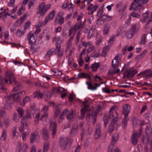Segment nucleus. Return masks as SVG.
Listing matches in <instances>:
<instances>
[{
	"label": "nucleus",
	"instance_id": "nucleus-64",
	"mask_svg": "<svg viewBox=\"0 0 152 152\" xmlns=\"http://www.w3.org/2000/svg\"><path fill=\"white\" fill-rule=\"evenodd\" d=\"M67 31L66 29H63L62 32V35L65 38H66L68 37V35L67 34Z\"/></svg>",
	"mask_w": 152,
	"mask_h": 152
},
{
	"label": "nucleus",
	"instance_id": "nucleus-46",
	"mask_svg": "<svg viewBox=\"0 0 152 152\" xmlns=\"http://www.w3.org/2000/svg\"><path fill=\"white\" fill-rule=\"evenodd\" d=\"M7 135V133L6 130H4L1 135V137L0 139L3 141H5L6 140Z\"/></svg>",
	"mask_w": 152,
	"mask_h": 152
},
{
	"label": "nucleus",
	"instance_id": "nucleus-63",
	"mask_svg": "<svg viewBox=\"0 0 152 152\" xmlns=\"http://www.w3.org/2000/svg\"><path fill=\"white\" fill-rule=\"evenodd\" d=\"M34 4V2L33 1L31 0H30L29 1L28 3V8L29 9L31 8V6H33Z\"/></svg>",
	"mask_w": 152,
	"mask_h": 152
},
{
	"label": "nucleus",
	"instance_id": "nucleus-1",
	"mask_svg": "<svg viewBox=\"0 0 152 152\" xmlns=\"http://www.w3.org/2000/svg\"><path fill=\"white\" fill-rule=\"evenodd\" d=\"M88 101L87 100L83 102L82 104L84 106V108H82L81 110V116L80 117V118L83 119L85 116V113L86 111H88L86 116V118L87 120L89 121L91 116H92V119L93 121V123L94 124L96 121L97 113L95 111H90V109L89 110L88 109L89 106L88 104Z\"/></svg>",
	"mask_w": 152,
	"mask_h": 152
},
{
	"label": "nucleus",
	"instance_id": "nucleus-8",
	"mask_svg": "<svg viewBox=\"0 0 152 152\" xmlns=\"http://www.w3.org/2000/svg\"><path fill=\"white\" fill-rule=\"evenodd\" d=\"M121 54L117 55L112 61L111 66L115 68H116L118 66L119 63L122 57Z\"/></svg>",
	"mask_w": 152,
	"mask_h": 152
},
{
	"label": "nucleus",
	"instance_id": "nucleus-34",
	"mask_svg": "<svg viewBox=\"0 0 152 152\" xmlns=\"http://www.w3.org/2000/svg\"><path fill=\"white\" fill-rule=\"evenodd\" d=\"M26 121V119L24 118V117H23L21 121L20 126L19 127V130L21 132H23L24 130V124Z\"/></svg>",
	"mask_w": 152,
	"mask_h": 152
},
{
	"label": "nucleus",
	"instance_id": "nucleus-9",
	"mask_svg": "<svg viewBox=\"0 0 152 152\" xmlns=\"http://www.w3.org/2000/svg\"><path fill=\"white\" fill-rule=\"evenodd\" d=\"M45 3L44 2H42L40 4L37 8V14H39L41 16H43L46 13V11L45 8Z\"/></svg>",
	"mask_w": 152,
	"mask_h": 152
},
{
	"label": "nucleus",
	"instance_id": "nucleus-48",
	"mask_svg": "<svg viewBox=\"0 0 152 152\" xmlns=\"http://www.w3.org/2000/svg\"><path fill=\"white\" fill-rule=\"evenodd\" d=\"M87 76H88V74L84 73H80L78 75V77L79 78H87Z\"/></svg>",
	"mask_w": 152,
	"mask_h": 152
},
{
	"label": "nucleus",
	"instance_id": "nucleus-30",
	"mask_svg": "<svg viewBox=\"0 0 152 152\" xmlns=\"http://www.w3.org/2000/svg\"><path fill=\"white\" fill-rule=\"evenodd\" d=\"M98 7V5H95L93 6L92 4H91L88 7L87 10H91L93 12L95 11Z\"/></svg>",
	"mask_w": 152,
	"mask_h": 152
},
{
	"label": "nucleus",
	"instance_id": "nucleus-49",
	"mask_svg": "<svg viewBox=\"0 0 152 152\" xmlns=\"http://www.w3.org/2000/svg\"><path fill=\"white\" fill-rule=\"evenodd\" d=\"M146 53V50H145L143 51L140 55L137 56L136 57V60H139L141 58H142L145 54Z\"/></svg>",
	"mask_w": 152,
	"mask_h": 152
},
{
	"label": "nucleus",
	"instance_id": "nucleus-55",
	"mask_svg": "<svg viewBox=\"0 0 152 152\" xmlns=\"http://www.w3.org/2000/svg\"><path fill=\"white\" fill-rule=\"evenodd\" d=\"M4 99L6 100V103L5 104V107H6L7 105L8 104H10L11 103V98L10 96H6L4 97Z\"/></svg>",
	"mask_w": 152,
	"mask_h": 152
},
{
	"label": "nucleus",
	"instance_id": "nucleus-15",
	"mask_svg": "<svg viewBox=\"0 0 152 152\" xmlns=\"http://www.w3.org/2000/svg\"><path fill=\"white\" fill-rule=\"evenodd\" d=\"M50 125L49 126L50 130L52 132L51 134L54 137L56 132V124L55 122L50 121Z\"/></svg>",
	"mask_w": 152,
	"mask_h": 152
},
{
	"label": "nucleus",
	"instance_id": "nucleus-43",
	"mask_svg": "<svg viewBox=\"0 0 152 152\" xmlns=\"http://www.w3.org/2000/svg\"><path fill=\"white\" fill-rule=\"evenodd\" d=\"M146 42V35L145 34H143L142 37L141 38V39L139 43L140 45L142 44H145Z\"/></svg>",
	"mask_w": 152,
	"mask_h": 152
},
{
	"label": "nucleus",
	"instance_id": "nucleus-52",
	"mask_svg": "<svg viewBox=\"0 0 152 152\" xmlns=\"http://www.w3.org/2000/svg\"><path fill=\"white\" fill-rule=\"evenodd\" d=\"M120 71V69H117L115 71L113 72V71H112V70H110L109 71V72H108V75H112L113 74H113L115 75V74L118 73Z\"/></svg>",
	"mask_w": 152,
	"mask_h": 152
},
{
	"label": "nucleus",
	"instance_id": "nucleus-24",
	"mask_svg": "<svg viewBox=\"0 0 152 152\" xmlns=\"http://www.w3.org/2000/svg\"><path fill=\"white\" fill-rule=\"evenodd\" d=\"M150 71L149 69H146L143 72H141L140 73L138 74L137 75V76H139L141 75H143V77L144 76H145V79H148L150 78H151V77H147L148 75L150 73Z\"/></svg>",
	"mask_w": 152,
	"mask_h": 152
},
{
	"label": "nucleus",
	"instance_id": "nucleus-47",
	"mask_svg": "<svg viewBox=\"0 0 152 152\" xmlns=\"http://www.w3.org/2000/svg\"><path fill=\"white\" fill-rule=\"evenodd\" d=\"M30 100V97L28 96H26L24 98L23 100V104L20 103V104L23 106H24L25 104L27 103Z\"/></svg>",
	"mask_w": 152,
	"mask_h": 152
},
{
	"label": "nucleus",
	"instance_id": "nucleus-17",
	"mask_svg": "<svg viewBox=\"0 0 152 152\" xmlns=\"http://www.w3.org/2000/svg\"><path fill=\"white\" fill-rule=\"evenodd\" d=\"M43 139L47 141L49 138V134L48 129L46 127L43 128L42 132Z\"/></svg>",
	"mask_w": 152,
	"mask_h": 152
},
{
	"label": "nucleus",
	"instance_id": "nucleus-28",
	"mask_svg": "<svg viewBox=\"0 0 152 152\" xmlns=\"http://www.w3.org/2000/svg\"><path fill=\"white\" fill-rule=\"evenodd\" d=\"M110 25L108 23L105 24L104 26V29L103 31L104 34L106 35L109 32Z\"/></svg>",
	"mask_w": 152,
	"mask_h": 152
},
{
	"label": "nucleus",
	"instance_id": "nucleus-37",
	"mask_svg": "<svg viewBox=\"0 0 152 152\" xmlns=\"http://www.w3.org/2000/svg\"><path fill=\"white\" fill-rule=\"evenodd\" d=\"M99 66L100 64L98 63L95 62L94 64H92L91 66L92 71L94 72L96 71Z\"/></svg>",
	"mask_w": 152,
	"mask_h": 152
},
{
	"label": "nucleus",
	"instance_id": "nucleus-20",
	"mask_svg": "<svg viewBox=\"0 0 152 152\" xmlns=\"http://www.w3.org/2000/svg\"><path fill=\"white\" fill-rule=\"evenodd\" d=\"M78 132V125L76 123H74L70 132V134L72 136H74Z\"/></svg>",
	"mask_w": 152,
	"mask_h": 152
},
{
	"label": "nucleus",
	"instance_id": "nucleus-14",
	"mask_svg": "<svg viewBox=\"0 0 152 152\" xmlns=\"http://www.w3.org/2000/svg\"><path fill=\"white\" fill-rule=\"evenodd\" d=\"M116 118H114L111 120V121L110 124V125L109 126L108 132L111 134L114 130V126L116 122L118 121V115L115 116Z\"/></svg>",
	"mask_w": 152,
	"mask_h": 152
},
{
	"label": "nucleus",
	"instance_id": "nucleus-54",
	"mask_svg": "<svg viewBox=\"0 0 152 152\" xmlns=\"http://www.w3.org/2000/svg\"><path fill=\"white\" fill-rule=\"evenodd\" d=\"M31 23V22L29 21H28L25 23V25L23 26L25 30L26 31L27 29L29 28Z\"/></svg>",
	"mask_w": 152,
	"mask_h": 152
},
{
	"label": "nucleus",
	"instance_id": "nucleus-45",
	"mask_svg": "<svg viewBox=\"0 0 152 152\" xmlns=\"http://www.w3.org/2000/svg\"><path fill=\"white\" fill-rule=\"evenodd\" d=\"M10 123V120L9 118H4V124L6 127H8Z\"/></svg>",
	"mask_w": 152,
	"mask_h": 152
},
{
	"label": "nucleus",
	"instance_id": "nucleus-4",
	"mask_svg": "<svg viewBox=\"0 0 152 152\" xmlns=\"http://www.w3.org/2000/svg\"><path fill=\"white\" fill-rule=\"evenodd\" d=\"M72 142V139L68 140L66 138H61L59 141V145L64 151H68L70 148Z\"/></svg>",
	"mask_w": 152,
	"mask_h": 152
},
{
	"label": "nucleus",
	"instance_id": "nucleus-21",
	"mask_svg": "<svg viewBox=\"0 0 152 152\" xmlns=\"http://www.w3.org/2000/svg\"><path fill=\"white\" fill-rule=\"evenodd\" d=\"M55 14V11L53 10L50 12L49 15L46 17L45 20V23L46 24L49 20H52L54 18Z\"/></svg>",
	"mask_w": 152,
	"mask_h": 152
},
{
	"label": "nucleus",
	"instance_id": "nucleus-5",
	"mask_svg": "<svg viewBox=\"0 0 152 152\" xmlns=\"http://www.w3.org/2000/svg\"><path fill=\"white\" fill-rule=\"evenodd\" d=\"M148 0H134L129 9L130 10L134 9V10H139L142 7V4L147 3Z\"/></svg>",
	"mask_w": 152,
	"mask_h": 152
},
{
	"label": "nucleus",
	"instance_id": "nucleus-23",
	"mask_svg": "<svg viewBox=\"0 0 152 152\" xmlns=\"http://www.w3.org/2000/svg\"><path fill=\"white\" fill-rule=\"evenodd\" d=\"M55 50L54 48H52L48 50L45 55L46 58H49L52 56L54 54H55Z\"/></svg>",
	"mask_w": 152,
	"mask_h": 152
},
{
	"label": "nucleus",
	"instance_id": "nucleus-12",
	"mask_svg": "<svg viewBox=\"0 0 152 152\" xmlns=\"http://www.w3.org/2000/svg\"><path fill=\"white\" fill-rule=\"evenodd\" d=\"M137 72V70L132 69L131 68L126 69L125 71V74L128 78L133 77Z\"/></svg>",
	"mask_w": 152,
	"mask_h": 152
},
{
	"label": "nucleus",
	"instance_id": "nucleus-41",
	"mask_svg": "<svg viewBox=\"0 0 152 152\" xmlns=\"http://www.w3.org/2000/svg\"><path fill=\"white\" fill-rule=\"evenodd\" d=\"M110 16L106 15H102L99 18L103 21V22L105 21H108L109 18H110Z\"/></svg>",
	"mask_w": 152,
	"mask_h": 152
},
{
	"label": "nucleus",
	"instance_id": "nucleus-53",
	"mask_svg": "<svg viewBox=\"0 0 152 152\" xmlns=\"http://www.w3.org/2000/svg\"><path fill=\"white\" fill-rule=\"evenodd\" d=\"M33 45H31V50L32 52L34 53H36L37 52V50L39 49V46H33Z\"/></svg>",
	"mask_w": 152,
	"mask_h": 152
},
{
	"label": "nucleus",
	"instance_id": "nucleus-59",
	"mask_svg": "<svg viewBox=\"0 0 152 152\" xmlns=\"http://www.w3.org/2000/svg\"><path fill=\"white\" fill-rule=\"evenodd\" d=\"M132 16L133 17L139 18L140 17V15L137 13L134 12L132 13L130 15V16L129 18L130 20L131 19V18Z\"/></svg>",
	"mask_w": 152,
	"mask_h": 152
},
{
	"label": "nucleus",
	"instance_id": "nucleus-38",
	"mask_svg": "<svg viewBox=\"0 0 152 152\" xmlns=\"http://www.w3.org/2000/svg\"><path fill=\"white\" fill-rule=\"evenodd\" d=\"M12 135L14 138L17 139L18 136V133L17 132V127H14L12 129Z\"/></svg>",
	"mask_w": 152,
	"mask_h": 152
},
{
	"label": "nucleus",
	"instance_id": "nucleus-62",
	"mask_svg": "<svg viewBox=\"0 0 152 152\" xmlns=\"http://www.w3.org/2000/svg\"><path fill=\"white\" fill-rule=\"evenodd\" d=\"M59 24L61 25L63 23L64 21V18L63 17H60L58 20Z\"/></svg>",
	"mask_w": 152,
	"mask_h": 152
},
{
	"label": "nucleus",
	"instance_id": "nucleus-39",
	"mask_svg": "<svg viewBox=\"0 0 152 152\" xmlns=\"http://www.w3.org/2000/svg\"><path fill=\"white\" fill-rule=\"evenodd\" d=\"M25 32L26 31L24 29L22 31L20 29H18L17 30L16 35L18 37H20L23 35Z\"/></svg>",
	"mask_w": 152,
	"mask_h": 152
},
{
	"label": "nucleus",
	"instance_id": "nucleus-2",
	"mask_svg": "<svg viewBox=\"0 0 152 152\" xmlns=\"http://www.w3.org/2000/svg\"><path fill=\"white\" fill-rule=\"evenodd\" d=\"M6 74L5 83H7L9 81L10 83L11 84L13 81L14 83V86H15L12 90V92L16 91L23 88L21 83L16 80L12 73L10 71H8L6 72Z\"/></svg>",
	"mask_w": 152,
	"mask_h": 152
},
{
	"label": "nucleus",
	"instance_id": "nucleus-18",
	"mask_svg": "<svg viewBox=\"0 0 152 152\" xmlns=\"http://www.w3.org/2000/svg\"><path fill=\"white\" fill-rule=\"evenodd\" d=\"M126 7V5L124 4L121 9H119L118 12L120 13H122V15L121 17L120 20H125L126 17V13L124 11Z\"/></svg>",
	"mask_w": 152,
	"mask_h": 152
},
{
	"label": "nucleus",
	"instance_id": "nucleus-6",
	"mask_svg": "<svg viewBox=\"0 0 152 152\" xmlns=\"http://www.w3.org/2000/svg\"><path fill=\"white\" fill-rule=\"evenodd\" d=\"M27 38L28 41V43L31 45H34L36 43L37 39V37L35 35L34 32L31 31L27 34Z\"/></svg>",
	"mask_w": 152,
	"mask_h": 152
},
{
	"label": "nucleus",
	"instance_id": "nucleus-36",
	"mask_svg": "<svg viewBox=\"0 0 152 152\" xmlns=\"http://www.w3.org/2000/svg\"><path fill=\"white\" fill-rule=\"evenodd\" d=\"M17 111L18 113L19 117L20 118H22L24 113V111L23 109L22 108L18 107L17 109Z\"/></svg>",
	"mask_w": 152,
	"mask_h": 152
},
{
	"label": "nucleus",
	"instance_id": "nucleus-33",
	"mask_svg": "<svg viewBox=\"0 0 152 152\" xmlns=\"http://www.w3.org/2000/svg\"><path fill=\"white\" fill-rule=\"evenodd\" d=\"M13 97L14 100L15 102L19 101L21 100V96L20 95L18 92L14 94L13 95Z\"/></svg>",
	"mask_w": 152,
	"mask_h": 152
},
{
	"label": "nucleus",
	"instance_id": "nucleus-60",
	"mask_svg": "<svg viewBox=\"0 0 152 152\" xmlns=\"http://www.w3.org/2000/svg\"><path fill=\"white\" fill-rule=\"evenodd\" d=\"M115 38V36L114 35H112L110 38V39L108 41V43L112 45L113 43V42L114 41V38Z\"/></svg>",
	"mask_w": 152,
	"mask_h": 152
},
{
	"label": "nucleus",
	"instance_id": "nucleus-50",
	"mask_svg": "<svg viewBox=\"0 0 152 152\" xmlns=\"http://www.w3.org/2000/svg\"><path fill=\"white\" fill-rule=\"evenodd\" d=\"M61 110V109H60L59 107H57L56 108L54 115V117L56 118H57L58 116V115L60 114Z\"/></svg>",
	"mask_w": 152,
	"mask_h": 152
},
{
	"label": "nucleus",
	"instance_id": "nucleus-31",
	"mask_svg": "<svg viewBox=\"0 0 152 152\" xmlns=\"http://www.w3.org/2000/svg\"><path fill=\"white\" fill-rule=\"evenodd\" d=\"M130 31L132 32V33H130L129 34H131V36L129 37H132L134 33L137 32L138 29L136 28V26L135 25H133L132 26Z\"/></svg>",
	"mask_w": 152,
	"mask_h": 152
},
{
	"label": "nucleus",
	"instance_id": "nucleus-40",
	"mask_svg": "<svg viewBox=\"0 0 152 152\" xmlns=\"http://www.w3.org/2000/svg\"><path fill=\"white\" fill-rule=\"evenodd\" d=\"M145 134L146 135L150 136L152 133V129L150 126H148L146 128Z\"/></svg>",
	"mask_w": 152,
	"mask_h": 152
},
{
	"label": "nucleus",
	"instance_id": "nucleus-22",
	"mask_svg": "<svg viewBox=\"0 0 152 152\" xmlns=\"http://www.w3.org/2000/svg\"><path fill=\"white\" fill-rule=\"evenodd\" d=\"M116 107L115 106H113L112 107L110 110L109 111V118H111L112 117L113 118H116L115 116L116 114L118 115L116 111L115 110Z\"/></svg>",
	"mask_w": 152,
	"mask_h": 152
},
{
	"label": "nucleus",
	"instance_id": "nucleus-10",
	"mask_svg": "<svg viewBox=\"0 0 152 152\" xmlns=\"http://www.w3.org/2000/svg\"><path fill=\"white\" fill-rule=\"evenodd\" d=\"M54 41H56V45L57 47L55 48V54H57V55L58 56L61 57L63 55V52L62 50H61V46H58L57 43H59L58 41V40L59 41L60 39L59 37L58 38L56 37H55L53 38Z\"/></svg>",
	"mask_w": 152,
	"mask_h": 152
},
{
	"label": "nucleus",
	"instance_id": "nucleus-11",
	"mask_svg": "<svg viewBox=\"0 0 152 152\" xmlns=\"http://www.w3.org/2000/svg\"><path fill=\"white\" fill-rule=\"evenodd\" d=\"M81 23L78 22L77 24L74 25V27H72L70 29L69 36H70L72 34L73 35H75L76 33L77 30L79 29L80 28Z\"/></svg>",
	"mask_w": 152,
	"mask_h": 152
},
{
	"label": "nucleus",
	"instance_id": "nucleus-26",
	"mask_svg": "<svg viewBox=\"0 0 152 152\" xmlns=\"http://www.w3.org/2000/svg\"><path fill=\"white\" fill-rule=\"evenodd\" d=\"M76 117V115L75 113H73L72 111V112L70 113L67 116V118L68 120H69V123H72L73 121V120Z\"/></svg>",
	"mask_w": 152,
	"mask_h": 152
},
{
	"label": "nucleus",
	"instance_id": "nucleus-16",
	"mask_svg": "<svg viewBox=\"0 0 152 152\" xmlns=\"http://www.w3.org/2000/svg\"><path fill=\"white\" fill-rule=\"evenodd\" d=\"M39 136L38 134H36L35 133L31 134L30 137V143L32 144L34 141L37 142H39Z\"/></svg>",
	"mask_w": 152,
	"mask_h": 152
},
{
	"label": "nucleus",
	"instance_id": "nucleus-29",
	"mask_svg": "<svg viewBox=\"0 0 152 152\" xmlns=\"http://www.w3.org/2000/svg\"><path fill=\"white\" fill-rule=\"evenodd\" d=\"M150 135H144L142 138V140L143 143L145 144H148L150 142Z\"/></svg>",
	"mask_w": 152,
	"mask_h": 152
},
{
	"label": "nucleus",
	"instance_id": "nucleus-61",
	"mask_svg": "<svg viewBox=\"0 0 152 152\" xmlns=\"http://www.w3.org/2000/svg\"><path fill=\"white\" fill-rule=\"evenodd\" d=\"M25 10V9L23 7H21L18 10V11L17 13L18 15H20L22 13V10H23V12Z\"/></svg>",
	"mask_w": 152,
	"mask_h": 152
},
{
	"label": "nucleus",
	"instance_id": "nucleus-25",
	"mask_svg": "<svg viewBox=\"0 0 152 152\" xmlns=\"http://www.w3.org/2000/svg\"><path fill=\"white\" fill-rule=\"evenodd\" d=\"M96 29V27L94 25L92 26L88 35L87 37L88 39H90L91 37L94 34Z\"/></svg>",
	"mask_w": 152,
	"mask_h": 152
},
{
	"label": "nucleus",
	"instance_id": "nucleus-35",
	"mask_svg": "<svg viewBox=\"0 0 152 152\" xmlns=\"http://www.w3.org/2000/svg\"><path fill=\"white\" fill-rule=\"evenodd\" d=\"M43 96V94L39 92L38 91H37L34 94V98H37L38 99H41Z\"/></svg>",
	"mask_w": 152,
	"mask_h": 152
},
{
	"label": "nucleus",
	"instance_id": "nucleus-57",
	"mask_svg": "<svg viewBox=\"0 0 152 152\" xmlns=\"http://www.w3.org/2000/svg\"><path fill=\"white\" fill-rule=\"evenodd\" d=\"M19 117L18 116V114L16 113H15L13 115V120L15 122H17L18 121Z\"/></svg>",
	"mask_w": 152,
	"mask_h": 152
},
{
	"label": "nucleus",
	"instance_id": "nucleus-19",
	"mask_svg": "<svg viewBox=\"0 0 152 152\" xmlns=\"http://www.w3.org/2000/svg\"><path fill=\"white\" fill-rule=\"evenodd\" d=\"M122 113L124 115L128 116L131 110V107L129 105L126 104L123 106Z\"/></svg>",
	"mask_w": 152,
	"mask_h": 152
},
{
	"label": "nucleus",
	"instance_id": "nucleus-27",
	"mask_svg": "<svg viewBox=\"0 0 152 152\" xmlns=\"http://www.w3.org/2000/svg\"><path fill=\"white\" fill-rule=\"evenodd\" d=\"M5 78L4 79L0 75V81H1L0 86H1V88L3 91H5L6 90V88L5 87Z\"/></svg>",
	"mask_w": 152,
	"mask_h": 152
},
{
	"label": "nucleus",
	"instance_id": "nucleus-7",
	"mask_svg": "<svg viewBox=\"0 0 152 152\" xmlns=\"http://www.w3.org/2000/svg\"><path fill=\"white\" fill-rule=\"evenodd\" d=\"M142 132V128L139 129L137 133H134L132 135L131 138L132 143L135 145L138 141L139 137L140 135Z\"/></svg>",
	"mask_w": 152,
	"mask_h": 152
},
{
	"label": "nucleus",
	"instance_id": "nucleus-58",
	"mask_svg": "<svg viewBox=\"0 0 152 152\" xmlns=\"http://www.w3.org/2000/svg\"><path fill=\"white\" fill-rule=\"evenodd\" d=\"M103 13L102 7L100 8L99 9L97 13V15L99 17H101Z\"/></svg>",
	"mask_w": 152,
	"mask_h": 152
},
{
	"label": "nucleus",
	"instance_id": "nucleus-51",
	"mask_svg": "<svg viewBox=\"0 0 152 152\" xmlns=\"http://www.w3.org/2000/svg\"><path fill=\"white\" fill-rule=\"evenodd\" d=\"M86 84L88 86V88L89 89L94 90V86L92 85L91 82H89L88 81L86 82Z\"/></svg>",
	"mask_w": 152,
	"mask_h": 152
},
{
	"label": "nucleus",
	"instance_id": "nucleus-56",
	"mask_svg": "<svg viewBox=\"0 0 152 152\" xmlns=\"http://www.w3.org/2000/svg\"><path fill=\"white\" fill-rule=\"evenodd\" d=\"M23 117H24L25 119V118H26L27 119H28L31 118V116L29 111H26L25 115Z\"/></svg>",
	"mask_w": 152,
	"mask_h": 152
},
{
	"label": "nucleus",
	"instance_id": "nucleus-32",
	"mask_svg": "<svg viewBox=\"0 0 152 152\" xmlns=\"http://www.w3.org/2000/svg\"><path fill=\"white\" fill-rule=\"evenodd\" d=\"M49 148V143L48 141L44 142L43 146V152H47Z\"/></svg>",
	"mask_w": 152,
	"mask_h": 152
},
{
	"label": "nucleus",
	"instance_id": "nucleus-13",
	"mask_svg": "<svg viewBox=\"0 0 152 152\" xmlns=\"http://www.w3.org/2000/svg\"><path fill=\"white\" fill-rule=\"evenodd\" d=\"M101 131V125L99 124H97L94 131V137L95 139H97L101 137L102 135Z\"/></svg>",
	"mask_w": 152,
	"mask_h": 152
},
{
	"label": "nucleus",
	"instance_id": "nucleus-44",
	"mask_svg": "<svg viewBox=\"0 0 152 152\" xmlns=\"http://www.w3.org/2000/svg\"><path fill=\"white\" fill-rule=\"evenodd\" d=\"M110 47L109 45H107L104 47L102 49V56H105L109 50Z\"/></svg>",
	"mask_w": 152,
	"mask_h": 152
},
{
	"label": "nucleus",
	"instance_id": "nucleus-3",
	"mask_svg": "<svg viewBox=\"0 0 152 152\" xmlns=\"http://www.w3.org/2000/svg\"><path fill=\"white\" fill-rule=\"evenodd\" d=\"M118 135L117 133H115L113 135L110 144L108 148V152H120V150L115 145L116 142L118 140Z\"/></svg>",
	"mask_w": 152,
	"mask_h": 152
},
{
	"label": "nucleus",
	"instance_id": "nucleus-42",
	"mask_svg": "<svg viewBox=\"0 0 152 152\" xmlns=\"http://www.w3.org/2000/svg\"><path fill=\"white\" fill-rule=\"evenodd\" d=\"M142 18L143 19L142 20V21L143 23L146 22V21L148 20V18H149V17H148V14L147 12L143 14L142 15Z\"/></svg>",
	"mask_w": 152,
	"mask_h": 152
}]
</instances>
